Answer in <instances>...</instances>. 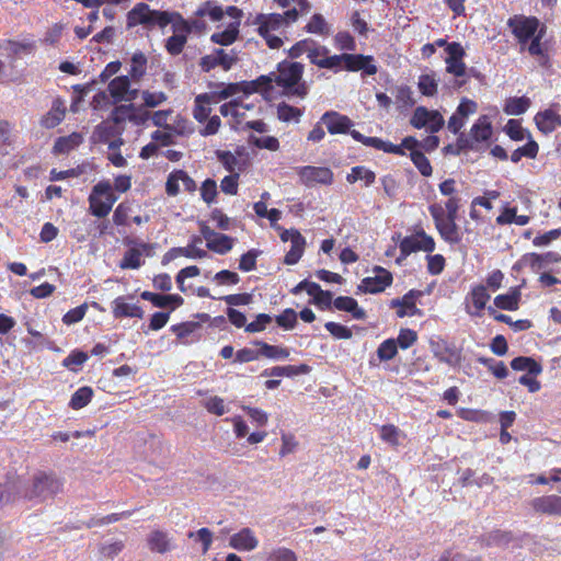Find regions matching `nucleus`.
<instances>
[{
  "mask_svg": "<svg viewBox=\"0 0 561 561\" xmlns=\"http://www.w3.org/2000/svg\"><path fill=\"white\" fill-rule=\"evenodd\" d=\"M305 67L300 62L284 60L278 64L277 71L274 72V81L277 87L283 89L287 96L305 99L309 87L302 80Z\"/></svg>",
  "mask_w": 561,
  "mask_h": 561,
  "instance_id": "nucleus-1",
  "label": "nucleus"
},
{
  "mask_svg": "<svg viewBox=\"0 0 561 561\" xmlns=\"http://www.w3.org/2000/svg\"><path fill=\"white\" fill-rule=\"evenodd\" d=\"M181 21H185L183 16L178 12L169 11H157L151 10L147 3L136 4L127 14V27H134L138 24L152 28L158 26L164 28L171 24V28H174L175 24H180Z\"/></svg>",
  "mask_w": 561,
  "mask_h": 561,
  "instance_id": "nucleus-2",
  "label": "nucleus"
},
{
  "mask_svg": "<svg viewBox=\"0 0 561 561\" xmlns=\"http://www.w3.org/2000/svg\"><path fill=\"white\" fill-rule=\"evenodd\" d=\"M62 485V481L54 472L37 471L27 485L20 484V496L42 503L60 493Z\"/></svg>",
  "mask_w": 561,
  "mask_h": 561,
  "instance_id": "nucleus-3",
  "label": "nucleus"
},
{
  "mask_svg": "<svg viewBox=\"0 0 561 561\" xmlns=\"http://www.w3.org/2000/svg\"><path fill=\"white\" fill-rule=\"evenodd\" d=\"M430 213L434 219L435 227L438 230L440 237L448 243L455 244L460 242L461 237L459 227L456 224L455 218L445 217V210L443 206L434 204L430 206Z\"/></svg>",
  "mask_w": 561,
  "mask_h": 561,
  "instance_id": "nucleus-4",
  "label": "nucleus"
},
{
  "mask_svg": "<svg viewBox=\"0 0 561 561\" xmlns=\"http://www.w3.org/2000/svg\"><path fill=\"white\" fill-rule=\"evenodd\" d=\"M410 123L417 129L425 128L431 134H435L442 129L445 121L438 111H430L424 106H417Z\"/></svg>",
  "mask_w": 561,
  "mask_h": 561,
  "instance_id": "nucleus-5",
  "label": "nucleus"
},
{
  "mask_svg": "<svg viewBox=\"0 0 561 561\" xmlns=\"http://www.w3.org/2000/svg\"><path fill=\"white\" fill-rule=\"evenodd\" d=\"M538 24L539 22L536 18L515 15L508 20V26L522 45L526 44L531 37H535Z\"/></svg>",
  "mask_w": 561,
  "mask_h": 561,
  "instance_id": "nucleus-6",
  "label": "nucleus"
},
{
  "mask_svg": "<svg viewBox=\"0 0 561 561\" xmlns=\"http://www.w3.org/2000/svg\"><path fill=\"white\" fill-rule=\"evenodd\" d=\"M339 68L342 65L350 71L363 70L366 75L373 76L377 73V67L374 65L371 56L342 54L337 55Z\"/></svg>",
  "mask_w": 561,
  "mask_h": 561,
  "instance_id": "nucleus-7",
  "label": "nucleus"
},
{
  "mask_svg": "<svg viewBox=\"0 0 561 561\" xmlns=\"http://www.w3.org/2000/svg\"><path fill=\"white\" fill-rule=\"evenodd\" d=\"M298 174L307 186L314 184L329 185L333 181V172L324 167H302L299 169Z\"/></svg>",
  "mask_w": 561,
  "mask_h": 561,
  "instance_id": "nucleus-8",
  "label": "nucleus"
},
{
  "mask_svg": "<svg viewBox=\"0 0 561 561\" xmlns=\"http://www.w3.org/2000/svg\"><path fill=\"white\" fill-rule=\"evenodd\" d=\"M376 275L362 280L358 289L364 293L377 294L383 291L392 283V275L382 267H376Z\"/></svg>",
  "mask_w": 561,
  "mask_h": 561,
  "instance_id": "nucleus-9",
  "label": "nucleus"
},
{
  "mask_svg": "<svg viewBox=\"0 0 561 561\" xmlns=\"http://www.w3.org/2000/svg\"><path fill=\"white\" fill-rule=\"evenodd\" d=\"M172 31L173 35L165 41L164 47L170 55L176 56L182 53L187 42L191 26L187 21H181L180 24L174 25Z\"/></svg>",
  "mask_w": 561,
  "mask_h": 561,
  "instance_id": "nucleus-10",
  "label": "nucleus"
},
{
  "mask_svg": "<svg viewBox=\"0 0 561 561\" xmlns=\"http://www.w3.org/2000/svg\"><path fill=\"white\" fill-rule=\"evenodd\" d=\"M530 507L535 513L549 515V516H561V496L559 495H542L533 499L529 502Z\"/></svg>",
  "mask_w": 561,
  "mask_h": 561,
  "instance_id": "nucleus-11",
  "label": "nucleus"
},
{
  "mask_svg": "<svg viewBox=\"0 0 561 561\" xmlns=\"http://www.w3.org/2000/svg\"><path fill=\"white\" fill-rule=\"evenodd\" d=\"M147 546L151 552L164 554L175 548L174 540L168 531L154 529L147 536Z\"/></svg>",
  "mask_w": 561,
  "mask_h": 561,
  "instance_id": "nucleus-12",
  "label": "nucleus"
},
{
  "mask_svg": "<svg viewBox=\"0 0 561 561\" xmlns=\"http://www.w3.org/2000/svg\"><path fill=\"white\" fill-rule=\"evenodd\" d=\"M330 134H345L350 133V128L353 126V122L345 115L337 112H327L321 117Z\"/></svg>",
  "mask_w": 561,
  "mask_h": 561,
  "instance_id": "nucleus-13",
  "label": "nucleus"
},
{
  "mask_svg": "<svg viewBox=\"0 0 561 561\" xmlns=\"http://www.w3.org/2000/svg\"><path fill=\"white\" fill-rule=\"evenodd\" d=\"M329 50L324 46L317 45L310 46L308 58L311 64L327 69H339L337 55L329 56Z\"/></svg>",
  "mask_w": 561,
  "mask_h": 561,
  "instance_id": "nucleus-14",
  "label": "nucleus"
},
{
  "mask_svg": "<svg viewBox=\"0 0 561 561\" xmlns=\"http://www.w3.org/2000/svg\"><path fill=\"white\" fill-rule=\"evenodd\" d=\"M151 244L138 243L136 247L126 251L123 260L119 263L121 268H138L141 266V256L151 254Z\"/></svg>",
  "mask_w": 561,
  "mask_h": 561,
  "instance_id": "nucleus-15",
  "label": "nucleus"
},
{
  "mask_svg": "<svg viewBox=\"0 0 561 561\" xmlns=\"http://www.w3.org/2000/svg\"><path fill=\"white\" fill-rule=\"evenodd\" d=\"M351 136L356 141H359L367 147H373L375 149L382 150V151L389 152V153H396V154L404 153L400 146H396L391 142L383 141L382 139L377 138V137H366V136L362 135L359 131L354 130V129L351 131Z\"/></svg>",
  "mask_w": 561,
  "mask_h": 561,
  "instance_id": "nucleus-16",
  "label": "nucleus"
},
{
  "mask_svg": "<svg viewBox=\"0 0 561 561\" xmlns=\"http://www.w3.org/2000/svg\"><path fill=\"white\" fill-rule=\"evenodd\" d=\"M229 545L237 550L252 551L257 545L259 540L250 528H242L239 533L232 535Z\"/></svg>",
  "mask_w": 561,
  "mask_h": 561,
  "instance_id": "nucleus-17",
  "label": "nucleus"
},
{
  "mask_svg": "<svg viewBox=\"0 0 561 561\" xmlns=\"http://www.w3.org/2000/svg\"><path fill=\"white\" fill-rule=\"evenodd\" d=\"M66 115L65 103L60 99H55L51 108L41 118V126L50 129L59 125Z\"/></svg>",
  "mask_w": 561,
  "mask_h": 561,
  "instance_id": "nucleus-18",
  "label": "nucleus"
},
{
  "mask_svg": "<svg viewBox=\"0 0 561 561\" xmlns=\"http://www.w3.org/2000/svg\"><path fill=\"white\" fill-rule=\"evenodd\" d=\"M216 96L217 93H203L195 98L193 115L196 121L203 123L209 117L211 113L210 104L217 103Z\"/></svg>",
  "mask_w": 561,
  "mask_h": 561,
  "instance_id": "nucleus-19",
  "label": "nucleus"
},
{
  "mask_svg": "<svg viewBox=\"0 0 561 561\" xmlns=\"http://www.w3.org/2000/svg\"><path fill=\"white\" fill-rule=\"evenodd\" d=\"M535 122L540 131L550 134L561 125V116L552 110H546L535 116Z\"/></svg>",
  "mask_w": 561,
  "mask_h": 561,
  "instance_id": "nucleus-20",
  "label": "nucleus"
},
{
  "mask_svg": "<svg viewBox=\"0 0 561 561\" xmlns=\"http://www.w3.org/2000/svg\"><path fill=\"white\" fill-rule=\"evenodd\" d=\"M489 299L490 295L488 294L486 288L483 285L474 287L467 297V300H470L472 302L476 311H472L471 307L468 304L466 305V311L471 316H479L480 311L485 308Z\"/></svg>",
  "mask_w": 561,
  "mask_h": 561,
  "instance_id": "nucleus-21",
  "label": "nucleus"
},
{
  "mask_svg": "<svg viewBox=\"0 0 561 561\" xmlns=\"http://www.w3.org/2000/svg\"><path fill=\"white\" fill-rule=\"evenodd\" d=\"M311 370L310 366L301 364L299 366H275L271 369H265L262 376H275V377H294L298 375L309 374Z\"/></svg>",
  "mask_w": 561,
  "mask_h": 561,
  "instance_id": "nucleus-22",
  "label": "nucleus"
},
{
  "mask_svg": "<svg viewBox=\"0 0 561 561\" xmlns=\"http://www.w3.org/2000/svg\"><path fill=\"white\" fill-rule=\"evenodd\" d=\"M333 305L337 310L352 313L353 318L357 320L366 318V311L359 308L357 301L352 297L340 296L334 299Z\"/></svg>",
  "mask_w": 561,
  "mask_h": 561,
  "instance_id": "nucleus-23",
  "label": "nucleus"
},
{
  "mask_svg": "<svg viewBox=\"0 0 561 561\" xmlns=\"http://www.w3.org/2000/svg\"><path fill=\"white\" fill-rule=\"evenodd\" d=\"M290 250L285 255L284 262L288 265H294L300 260L304 253L306 239L301 236L299 231H295V233H293V240L290 241Z\"/></svg>",
  "mask_w": 561,
  "mask_h": 561,
  "instance_id": "nucleus-24",
  "label": "nucleus"
},
{
  "mask_svg": "<svg viewBox=\"0 0 561 561\" xmlns=\"http://www.w3.org/2000/svg\"><path fill=\"white\" fill-rule=\"evenodd\" d=\"M113 313L115 318L131 317L142 318L144 311L137 305H129L124 301V298L118 297L114 300Z\"/></svg>",
  "mask_w": 561,
  "mask_h": 561,
  "instance_id": "nucleus-25",
  "label": "nucleus"
},
{
  "mask_svg": "<svg viewBox=\"0 0 561 561\" xmlns=\"http://www.w3.org/2000/svg\"><path fill=\"white\" fill-rule=\"evenodd\" d=\"M520 299V290L517 287L511 289L505 295H499L494 298V306L503 310H517Z\"/></svg>",
  "mask_w": 561,
  "mask_h": 561,
  "instance_id": "nucleus-26",
  "label": "nucleus"
},
{
  "mask_svg": "<svg viewBox=\"0 0 561 561\" xmlns=\"http://www.w3.org/2000/svg\"><path fill=\"white\" fill-rule=\"evenodd\" d=\"M474 142L486 141L492 136V126L488 116H481L470 131Z\"/></svg>",
  "mask_w": 561,
  "mask_h": 561,
  "instance_id": "nucleus-27",
  "label": "nucleus"
},
{
  "mask_svg": "<svg viewBox=\"0 0 561 561\" xmlns=\"http://www.w3.org/2000/svg\"><path fill=\"white\" fill-rule=\"evenodd\" d=\"M511 367L514 370H518V371L526 370L529 375H533V376H538L542 371V367L539 363H537L531 357H525V356L515 357L511 362Z\"/></svg>",
  "mask_w": 561,
  "mask_h": 561,
  "instance_id": "nucleus-28",
  "label": "nucleus"
},
{
  "mask_svg": "<svg viewBox=\"0 0 561 561\" xmlns=\"http://www.w3.org/2000/svg\"><path fill=\"white\" fill-rule=\"evenodd\" d=\"M259 20V32H277L284 24L285 18L282 14H270L260 15Z\"/></svg>",
  "mask_w": 561,
  "mask_h": 561,
  "instance_id": "nucleus-29",
  "label": "nucleus"
},
{
  "mask_svg": "<svg viewBox=\"0 0 561 561\" xmlns=\"http://www.w3.org/2000/svg\"><path fill=\"white\" fill-rule=\"evenodd\" d=\"M83 141V137L79 133H72L66 137H59L54 145L55 153H67L78 147Z\"/></svg>",
  "mask_w": 561,
  "mask_h": 561,
  "instance_id": "nucleus-30",
  "label": "nucleus"
},
{
  "mask_svg": "<svg viewBox=\"0 0 561 561\" xmlns=\"http://www.w3.org/2000/svg\"><path fill=\"white\" fill-rule=\"evenodd\" d=\"M130 82L127 76L114 78L108 84V91L116 102L123 101L128 93Z\"/></svg>",
  "mask_w": 561,
  "mask_h": 561,
  "instance_id": "nucleus-31",
  "label": "nucleus"
},
{
  "mask_svg": "<svg viewBox=\"0 0 561 561\" xmlns=\"http://www.w3.org/2000/svg\"><path fill=\"white\" fill-rule=\"evenodd\" d=\"M251 107L252 106L249 104H243L240 101L233 100L220 106V114L225 117L231 116L236 118V123H239V119L244 116V111L250 110Z\"/></svg>",
  "mask_w": 561,
  "mask_h": 561,
  "instance_id": "nucleus-32",
  "label": "nucleus"
},
{
  "mask_svg": "<svg viewBox=\"0 0 561 561\" xmlns=\"http://www.w3.org/2000/svg\"><path fill=\"white\" fill-rule=\"evenodd\" d=\"M254 344L260 346V353L264 357L272 359H285L289 356V351L286 347L270 345L262 341H255Z\"/></svg>",
  "mask_w": 561,
  "mask_h": 561,
  "instance_id": "nucleus-33",
  "label": "nucleus"
},
{
  "mask_svg": "<svg viewBox=\"0 0 561 561\" xmlns=\"http://www.w3.org/2000/svg\"><path fill=\"white\" fill-rule=\"evenodd\" d=\"M178 254L190 257V259H203L208 256L207 251L199 249L195 245H187L185 248H173L165 255L164 260H171Z\"/></svg>",
  "mask_w": 561,
  "mask_h": 561,
  "instance_id": "nucleus-34",
  "label": "nucleus"
},
{
  "mask_svg": "<svg viewBox=\"0 0 561 561\" xmlns=\"http://www.w3.org/2000/svg\"><path fill=\"white\" fill-rule=\"evenodd\" d=\"M240 21L230 23V25L222 32L214 33L210 39L219 45H230L234 42L239 33Z\"/></svg>",
  "mask_w": 561,
  "mask_h": 561,
  "instance_id": "nucleus-35",
  "label": "nucleus"
},
{
  "mask_svg": "<svg viewBox=\"0 0 561 561\" xmlns=\"http://www.w3.org/2000/svg\"><path fill=\"white\" fill-rule=\"evenodd\" d=\"M363 180L366 186L371 185L376 180V174L371 170L365 167H354L351 172L346 175V181L351 184Z\"/></svg>",
  "mask_w": 561,
  "mask_h": 561,
  "instance_id": "nucleus-36",
  "label": "nucleus"
},
{
  "mask_svg": "<svg viewBox=\"0 0 561 561\" xmlns=\"http://www.w3.org/2000/svg\"><path fill=\"white\" fill-rule=\"evenodd\" d=\"M234 239L222 233H218L210 243H206L207 249L219 254L228 253L233 247Z\"/></svg>",
  "mask_w": 561,
  "mask_h": 561,
  "instance_id": "nucleus-37",
  "label": "nucleus"
},
{
  "mask_svg": "<svg viewBox=\"0 0 561 561\" xmlns=\"http://www.w3.org/2000/svg\"><path fill=\"white\" fill-rule=\"evenodd\" d=\"M530 106V100L526 96L510 98L504 106V111L508 115H520Z\"/></svg>",
  "mask_w": 561,
  "mask_h": 561,
  "instance_id": "nucleus-38",
  "label": "nucleus"
},
{
  "mask_svg": "<svg viewBox=\"0 0 561 561\" xmlns=\"http://www.w3.org/2000/svg\"><path fill=\"white\" fill-rule=\"evenodd\" d=\"M18 495L20 496L19 481H8L4 484L0 482V507L14 501Z\"/></svg>",
  "mask_w": 561,
  "mask_h": 561,
  "instance_id": "nucleus-39",
  "label": "nucleus"
},
{
  "mask_svg": "<svg viewBox=\"0 0 561 561\" xmlns=\"http://www.w3.org/2000/svg\"><path fill=\"white\" fill-rule=\"evenodd\" d=\"M93 396V390L90 387L79 388L71 397L69 407L73 410H79L89 404Z\"/></svg>",
  "mask_w": 561,
  "mask_h": 561,
  "instance_id": "nucleus-40",
  "label": "nucleus"
},
{
  "mask_svg": "<svg viewBox=\"0 0 561 561\" xmlns=\"http://www.w3.org/2000/svg\"><path fill=\"white\" fill-rule=\"evenodd\" d=\"M302 111L285 102L277 105V117L282 122H299Z\"/></svg>",
  "mask_w": 561,
  "mask_h": 561,
  "instance_id": "nucleus-41",
  "label": "nucleus"
},
{
  "mask_svg": "<svg viewBox=\"0 0 561 561\" xmlns=\"http://www.w3.org/2000/svg\"><path fill=\"white\" fill-rule=\"evenodd\" d=\"M421 295L420 291L411 290L405 294L402 299H394L391 301L392 307H404L407 308L411 314H420L421 311L415 305V298Z\"/></svg>",
  "mask_w": 561,
  "mask_h": 561,
  "instance_id": "nucleus-42",
  "label": "nucleus"
},
{
  "mask_svg": "<svg viewBox=\"0 0 561 561\" xmlns=\"http://www.w3.org/2000/svg\"><path fill=\"white\" fill-rule=\"evenodd\" d=\"M411 160L414 163V165L417 168L420 173L423 176H430L432 175L433 169L430 163V160L425 157V154L421 150H413L411 152Z\"/></svg>",
  "mask_w": 561,
  "mask_h": 561,
  "instance_id": "nucleus-43",
  "label": "nucleus"
},
{
  "mask_svg": "<svg viewBox=\"0 0 561 561\" xmlns=\"http://www.w3.org/2000/svg\"><path fill=\"white\" fill-rule=\"evenodd\" d=\"M538 153V144L534 140H529L525 146L517 148L511 154V160L517 163L523 157L530 159L536 158Z\"/></svg>",
  "mask_w": 561,
  "mask_h": 561,
  "instance_id": "nucleus-44",
  "label": "nucleus"
},
{
  "mask_svg": "<svg viewBox=\"0 0 561 561\" xmlns=\"http://www.w3.org/2000/svg\"><path fill=\"white\" fill-rule=\"evenodd\" d=\"M561 262V255L556 252H547L545 254H531V267L543 268L550 263Z\"/></svg>",
  "mask_w": 561,
  "mask_h": 561,
  "instance_id": "nucleus-45",
  "label": "nucleus"
},
{
  "mask_svg": "<svg viewBox=\"0 0 561 561\" xmlns=\"http://www.w3.org/2000/svg\"><path fill=\"white\" fill-rule=\"evenodd\" d=\"M417 85L421 93L426 96H433L437 92V80L435 79L434 75H422L419 78Z\"/></svg>",
  "mask_w": 561,
  "mask_h": 561,
  "instance_id": "nucleus-46",
  "label": "nucleus"
},
{
  "mask_svg": "<svg viewBox=\"0 0 561 561\" xmlns=\"http://www.w3.org/2000/svg\"><path fill=\"white\" fill-rule=\"evenodd\" d=\"M397 352H398V344L393 339L383 341L377 350L378 357L381 360L392 359L396 356Z\"/></svg>",
  "mask_w": 561,
  "mask_h": 561,
  "instance_id": "nucleus-47",
  "label": "nucleus"
},
{
  "mask_svg": "<svg viewBox=\"0 0 561 561\" xmlns=\"http://www.w3.org/2000/svg\"><path fill=\"white\" fill-rule=\"evenodd\" d=\"M89 203L91 214L95 217L103 218L111 211L110 206L106 205V202L98 196H94L93 194L89 196Z\"/></svg>",
  "mask_w": 561,
  "mask_h": 561,
  "instance_id": "nucleus-48",
  "label": "nucleus"
},
{
  "mask_svg": "<svg viewBox=\"0 0 561 561\" xmlns=\"http://www.w3.org/2000/svg\"><path fill=\"white\" fill-rule=\"evenodd\" d=\"M272 317L266 313H260L255 320L245 325V331L249 333H256L264 331L266 327L272 322Z\"/></svg>",
  "mask_w": 561,
  "mask_h": 561,
  "instance_id": "nucleus-49",
  "label": "nucleus"
},
{
  "mask_svg": "<svg viewBox=\"0 0 561 561\" xmlns=\"http://www.w3.org/2000/svg\"><path fill=\"white\" fill-rule=\"evenodd\" d=\"M141 96L146 107H157L164 103L168 99L164 92L142 91Z\"/></svg>",
  "mask_w": 561,
  "mask_h": 561,
  "instance_id": "nucleus-50",
  "label": "nucleus"
},
{
  "mask_svg": "<svg viewBox=\"0 0 561 561\" xmlns=\"http://www.w3.org/2000/svg\"><path fill=\"white\" fill-rule=\"evenodd\" d=\"M276 322L286 330L294 329L297 323V313L294 309L288 308L276 317Z\"/></svg>",
  "mask_w": 561,
  "mask_h": 561,
  "instance_id": "nucleus-51",
  "label": "nucleus"
},
{
  "mask_svg": "<svg viewBox=\"0 0 561 561\" xmlns=\"http://www.w3.org/2000/svg\"><path fill=\"white\" fill-rule=\"evenodd\" d=\"M260 252L257 250H250L244 253L239 262V268L243 272H251L256 267V259Z\"/></svg>",
  "mask_w": 561,
  "mask_h": 561,
  "instance_id": "nucleus-52",
  "label": "nucleus"
},
{
  "mask_svg": "<svg viewBox=\"0 0 561 561\" xmlns=\"http://www.w3.org/2000/svg\"><path fill=\"white\" fill-rule=\"evenodd\" d=\"M251 144H253L257 148L268 149L271 151H276L279 148V141L276 137L265 136V137H251Z\"/></svg>",
  "mask_w": 561,
  "mask_h": 561,
  "instance_id": "nucleus-53",
  "label": "nucleus"
},
{
  "mask_svg": "<svg viewBox=\"0 0 561 561\" xmlns=\"http://www.w3.org/2000/svg\"><path fill=\"white\" fill-rule=\"evenodd\" d=\"M124 549V542L116 540L114 542L102 543L100 547V553L102 557L107 559H114Z\"/></svg>",
  "mask_w": 561,
  "mask_h": 561,
  "instance_id": "nucleus-54",
  "label": "nucleus"
},
{
  "mask_svg": "<svg viewBox=\"0 0 561 561\" xmlns=\"http://www.w3.org/2000/svg\"><path fill=\"white\" fill-rule=\"evenodd\" d=\"M201 195L204 202L210 204L215 201L217 196V184L214 180L207 179L204 181L201 187Z\"/></svg>",
  "mask_w": 561,
  "mask_h": 561,
  "instance_id": "nucleus-55",
  "label": "nucleus"
},
{
  "mask_svg": "<svg viewBox=\"0 0 561 561\" xmlns=\"http://www.w3.org/2000/svg\"><path fill=\"white\" fill-rule=\"evenodd\" d=\"M88 359V355L83 352H72L69 356H67L62 365L71 370H77V367L81 366Z\"/></svg>",
  "mask_w": 561,
  "mask_h": 561,
  "instance_id": "nucleus-56",
  "label": "nucleus"
},
{
  "mask_svg": "<svg viewBox=\"0 0 561 561\" xmlns=\"http://www.w3.org/2000/svg\"><path fill=\"white\" fill-rule=\"evenodd\" d=\"M218 65L221 66L225 70H229L232 65L237 61V56L231 50L230 53L226 51L222 48L215 49Z\"/></svg>",
  "mask_w": 561,
  "mask_h": 561,
  "instance_id": "nucleus-57",
  "label": "nucleus"
},
{
  "mask_svg": "<svg viewBox=\"0 0 561 561\" xmlns=\"http://www.w3.org/2000/svg\"><path fill=\"white\" fill-rule=\"evenodd\" d=\"M205 409L215 415H224L226 413V407L224 400L219 397H211L204 402Z\"/></svg>",
  "mask_w": 561,
  "mask_h": 561,
  "instance_id": "nucleus-58",
  "label": "nucleus"
},
{
  "mask_svg": "<svg viewBox=\"0 0 561 561\" xmlns=\"http://www.w3.org/2000/svg\"><path fill=\"white\" fill-rule=\"evenodd\" d=\"M446 53L447 57L445 58V62L460 61L465 56V49L457 42L449 43L446 47Z\"/></svg>",
  "mask_w": 561,
  "mask_h": 561,
  "instance_id": "nucleus-59",
  "label": "nucleus"
},
{
  "mask_svg": "<svg viewBox=\"0 0 561 561\" xmlns=\"http://www.w3.org/2000/svg\"><path fill=\"white\" fill-rule=\"evenodd\" d=\"M131 110H134V104L117 105L111 114V119L115 125H119L128 119V114Z\"/></svg>",
  "mask_w": 561,
  "mask_h": 561,
  "instance_id": "nucleus-60",
  "label": "nucleus"
},
{
  "mask_svg": "<svg viewBox=\"0 0 561 561\" xmlns=\"http://www.w3.org/2000/svg\"><path fill=\"white\" fill-rule=\"evenodd\" d=\"M381 438L396 446L399 444L400 431L394 425H383L380 430Z\"/></svg>",
  "mask_w": 561,
  "mask_h": 561,
  "instance_id": "nucleus-61",
  "label": "nucleus"
},
{
  "mask_svg": "<svg viewBox=\"0 0 561 561\" xmlns=\"http://www.w3.org/2000/svg\"><path fill=\"white\" fill-rule=\"evenodd\" d=\"M324 327L333 336L337 339L347 340L352 337V331L340 323L327 322Z\"/></svg>",
  "mask_w": 561,
  "mask_h": 561,
  "instance_id": "nucleus-62",
  "label": "nucleus"
},
{
  "mask_svg": "<svg viewBox=\"0 0 561 561\" xmlns=\"http://www.w3.org/2000/svg\"><path fill=\"white\" fill-rule=\"evenodd\" d=\"M417 339L415 331L411 329H402L398 335L397 344L401 348H409Z\"/></svg>",
  "mask_w": 561,
  "mask_h": 561,
  "instance_id": "nucleus-63",
  "label": "nucleus"
},
{
  "mask_svg": "<svg viewBox=\"0 0 561 561\" xmlns=\"http://www.w3.org/2000/svg\"><path fill=\"white\" fill-rule=\"evenodd\" d=\"M296 554L294 551L287 548H278L271 552L268 561H296Z\"/></svg>",
  "mask_w": 561,
  "mask_h": 561,
  "instance_id": "nucleus-64",
  "label": "nucleus"
}]
</instances>
